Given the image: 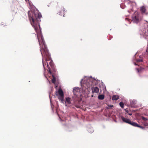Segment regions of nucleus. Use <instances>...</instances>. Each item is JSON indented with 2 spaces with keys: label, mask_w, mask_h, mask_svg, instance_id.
<instances>
[{
  "label": "nucleus",
  "mask_w": 148,
  "mask_h": 148,
  "mask_svg": "<svg viewBox=\"0 0 148 148\" xmlns=\"http://www.w3.org/2000/svg\"><path fill=\"white\" fill-rule=\"evenodd\" d=\"M28 12V15L31 24L34 27L37 33L38 41L40 45V51L43 57H45L46 61L47 66L49 70H51L49 66L47 61H49L50 57L47 47L45 43L42 35L40 32V27L39 22L40 19L42 17L40 13L38 10L34 11L32 12V15L30 16Z\"/></svg>",
  "instance_id": "f257e3e1"
},
{
  "label": "nucleus",
  "mask_w": 148,
  "mask_h": 148,
  "mask_svg": "<svg viewBox=\"0 0 148 148\" xmlns=\"http://www.w3.org/2000/svg\"><path fill=\"white\" fill-rule=\"evenodd\" d=\"M132 21L136 23H138L140 20V18L139 16V14L137 12H135L132 16Z\"/></svg>",
  "instance_id": "f03ea898"
},
{
  "label": "nucleus",
  "mask_w": 148,
  "mask_h": 148,
  "mask_svg": "<svg viewBox=\"0 0 148 148\" xmlns=\"http://www.w3.org/2000/svg\"><path fill=\"white\" fill-rule=\"evenodd\" d=\"M58 99L61 100L62 102L63 101L64 98V94L63 91L61 89H59L58 90Z\"/></svg>",
  "instance_id": "7ed1b4c3"
},
{
  "label": "nucleus",
  "mask_w": 148,
  "mask_h": 148,
  "mask_svg": "<svg viewBox=\"0 0 148 148\" xmlns=\"http://www.w3.org/2000/svg\"><path fill=\"white\" fill-rule=\"evenodd\" d=\"M140 10L141 14L143 15H148V10L145 6H142L140 8Z\"/></svg>",
  "instance_id": "20e7f679"
},
{
  "label": "nucleus",
  "mask_w": 148,
  "mask_h": 148,
  "mask_svg": "<svg viewBox=\"0 0 148 148\" xmlns=\"http://www.w3.org/2000/svg\"><path fill=\"white\" fill-rule=\"evenodd\" d=\"M80 90L78 87H75L73 89V92L74 95L77 97L79 95V91Z\"/></svg>",
  "instance_id": "39448f33"
},
{
  "label": "nucleus",
  "mask_w": 148,
  "mask_h": 148,
  "mask_svg": "<svg viewBox=\"0 0 148 148\" xmlns=\"http://www.w3.org/2000/svg\"><path fill=\"white\" fill-rule=\"evenodd\" d=\"M143 30L142 33L140 34L143 35L144 37H145L148 36V29L147 28H145L144 29H143Z\"/></svg>",
  "instance_id": "423d86ee"
},
{
  "label": "nucleus",
  "mask_w": 148,
  "mask_h": 148,
  "mask_svg": "<svg viewBox=\"0 0 148 148\" xmlns=\"http://www.w3.org/2000/svg\"><path fill=\"white\" fill-rule=\"evenodd\" d=\"M92 92L93 93H97L99 92V89L97 87H92L91 88Z\"/></svg>",
  "instance_id": "0eeeda50"
},
{
  "label": "nucleus",
  "mask_w": 148,
  "mask_h": 148,
  "mask_svg": "<svg viewBox=\"0 0 148 148\" xmlns=\"http://www.w3.org/2000/svg\"><path fill=\"white\" fill-rule=\"evenodd\" d=\"M130 124L132 125L133 126L139 127L142 129H143L144 128V127H142L141 126L139 125L136 123H135L134 122H132L131 121H130Z\"/></svg>",
  "instance_id": "6e6552de"
},
{
  "label": "nucleus",
  "mask_w": 148,
  "mask_h": 148,
  "mask_svg": "<svg viewBox=\"0 0 148 148\" xmlns=\"http://www.w3.org/2000/svg\"><path fill=\"white\" fill-rule=\"evenodd\" d=\"M121 118L122 120L124 122L129 124L130 123L131 121L128 119L126 118L123 116H121Z\"/></svg>",
  "instance_id": "1a4fd4ad"
},
{
  "label": "nucleus",
  "mask_w": 148,
  "mask_h": 148,
  "mask_svg": "<svg viewBox=\"0 0 148 148\" xmlns=\"http://www.w3.org/2000/svg\"><path fill=\"white\" fill-rule=\"evenodd\" d=\"M49 65L51 66V68L53 69V71H55L54 64L52 61L51 60L49 62Z\"/></svg>",
  "instance_id": "9d476101"
},
{
  "label": "nucleus",
  "mask_w": 148,
  "mask_h": 148,
  "mask_svg": "<svg viewBox=\"0 0 148 148\" xmlns=\"http://www.w3.org/2000/svg\"><path fill=\"white\" fill-rule=\"evenodd\" d=\"M119 96L118 95H114L112 97V99L113 100H116L119 99Z\"/></svg>",
  "instance_id": "9b49d317"
},
{
  "label": "nucleus",
  "mask_w": 148,
  "mask_h": 148,
  "mask_svg": "<svg viewBox=\"0 0 148 148\" xmlns=\"http://www.w3.org/2000/svg\"><path fill=\"white\" fill-rule=\"evenodd\" d=\"M105 96L104 95H100L98 96V99L100 100H103Z\"/></svg>",
  "instance_id": "f8f14e48"
},
{
  "label": "nucleus",
  "mask_w": 148,
  "mask_h": 148,
  "mask_svg": "<svg viewBox=\"0 0 148 148\" xmlns=\"http://www.w3.org/2000/svg\"><path fill=\"white\" fill-rule=\"evenodd\" d=\"M66 101L68 104L71 103V99L69 97H67L66 98Z\"/></svg>",
  "instance_id": "ddd939ff"
},
{
  "label": "nucleus",
  "mask_w": 148,
  "mask_h": 148,
  "mask_svg": "<svg viewBox=\"0 0 148 148\" xmlns=\"http://www.w3.org/2000/svg\"><path fill=\"white\" fill-rule=\"evenodd\" d=\"M52 77L53 78L51 79V81L53 84H55L56 81V78L53 75H52Z\"/></svg>",
  "instance_id": "4468645a"
},
{
  "label": "nucleus",
  "mask_w": 148,
  "mask_h": 148,
  "mask_svg": "<svg viewBox=\"0 0 148 148\" xmlns=\"http://www.w3.org/2000/svg\"><path fill=\"white\" fill-rule=\"evenodd\" d=\"M90 82V83H89L88 82L86 83V85H87V88H89L90 86H91L92 85V82Z\"/></svg>",
  "instance_id": "2eb2a0df"
},
{
  "label": "nucleus",
  "mask_w": 148,
  "mask_h": 148,
  "mask_svg": "<svg viewBox=\"0 0 148 148\" xmlns=\"http://www.w3.org/2000/svg\"><path fill=\"white\" fill-rule=\"evenodd\" d=\"M64 8H62L61 10V12H60L59 13V14L62 15V13L64 12Z\"/></svg>",
  "instance_id": "dca6fc26"
},
{
  "label": "nucleus",
  "mask_w": 148,
  "mask_h": 148,
  "mask_svg": "<svg viewBox=\"0 0 148 148\" xmlns=\"http://www.w3.org/2000/svg\"><path fill=\"white\" fill-rule=\"evenodd\" d=\"M120 106L122 108H123L124 107V104L123 102H121L119 103Z\"/></svg>",
  "instance_id": "f3484780"
},
{
  "label": "nucleus",
  "mask_w": 148,
  "mask_h": 148,
  "mask_svg": "<svg viewBox=\"0 0 148 148\" xmlns=\"http://www.w3.org/2000/svg\"><path fill=\"white\" fill-rule=\"evenodd\" d=\"M142 119L143 120H144V121H145L147 120V119H146V118H145V117H142Z\"/></svg>",
  "instance_id": "a211bd4d"
},
{
  "label": "nucleus",
  "mask_w": 148,
  "mask_h": 148,
  "mask_svg": "<svg viewBox=\"0 0 148 148\" xmlns=\"http://www.w3.org/2000/svg\"><path fill=\"white\" fill-rule=\"evenodd\" d=\"M142 61H142V60L138 59V60H137V62H142Z\"/></svg>",
  "instance_id": "6ab92c4d"
},
{
  "label": "nucleus",
  "mask_w": 148,
  "mask_h": 148,
  "mask_svg": "<svg viewBox=\"0 0 148 148\" xmlns=\"http://www.w3.org/2000/svg\"><path fill=\"white\" fill-rule=\"evenodd\" d=\"M125 110L127 113H128L129 112V111L128 110L125 109Z\"/></svg>",
  "instance_id": "aec40b11"
},
{
  "label": "nucleus",
  "mask_w": 148,
  "mask_h": 148,
  "mask_svg": "<svg viewBox=\"0 0 148 148\" xmlns=\"http://www.w3.org/2000/svg\"><path fill=\"white\" fill-rule=\"evenodd\" d=\"M148 23H145V26H147L148 25Z\"/></svg>",
  "instance_id": "412c9836"
},
{
  "label": "nucleus",
  "mask_w": 148,
  "mask_h": 148,
  "mask_svg": "<svg viewBox=\"0 0 148 148\" xmlns=\"http://www.w3.org/2000/svg\"><path fill=\"white\" fill-rule=\"evenodd\" d=\"M42 64H43V66L44 67V62H43V60H42Z\"/></svg>",
  "instance_id": "4be33fe9"
},
{
  "label": "nucleus",
  "mask_w": 148,
  "mask_h": 148,
  "mask_svg": "<svg viewBox=\"0 0 148 148\" xmlns=\"http://www.w3.org/2000/svg\"><path fill=\"white\" fill-rule=\"evenodd\" d=\"M129 114L130 115H132V114L131 113H130V114Z\"/></svg>",
  "instance_id": "5701e85b"
}]
</instances>
